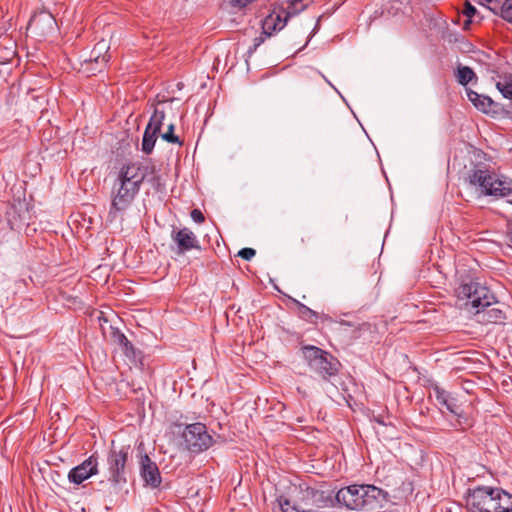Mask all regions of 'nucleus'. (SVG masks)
<instances>
[{
	"label": "nucleus",
	"mask_w": 512,
	"mask_h": 512,
	"mask_svg": "<svg viewBox=\"0 0 512 512\" xmlns=\"http://www.w3.org/2000/svg\"><path fill=\"white\" fill-rule=\"evenodd\" d=\"M277 502L282 512H319L331 502L330 496L324 491L307 485H294L287 495H280Z\"/></svg>",
	"instance_id": "obj_1"
},
{
	"label": "nucleus",
	"mask_w": 512,
	"mask_h": 512,
	"mask_svg": "<svg viewBox=\"0 0 512 512\" xmlns=\"http://www.w3.org/2000/svg\"><path fill=\"white\" fill-rule=\"evenodd\" d=\"M465 500L469 512H512V494L499 487L469 489Z\"/></svg>",
	"instance_id": "obj_2"
},
{
	"label": "nucleus",
	"mask_w": 512,
	"mask_h": 512,
	"mask_svg": "<svg viewBox=\"0 0 512 512\" xmlns=\"http://www.w3.org/2000/svg\"><path fill=\"white\" fill-rule=\"evenodd\" d=\"M335 499L347 509L373 512L382 507L384 494L381 489L372 485H350L341 488Z\"/></svg>",
	"instance_id": "obj_3"
},
{
	"label": "nucleus",
	"mask_w": 512,
	"mask_h": 512,
	"mask_svg": "<svg viewBox=\"0 0 512 512\" xmlns=\"http://www.w3.org/2000/svg\"><path fill=\"white\" fill-rule=\"evenodd\" d=\"M464 181L475 189L478 195L505 197L512 194V180L498 177L494 172L474 165L464 177Z\"/></svg>",
	"instance_id": "obj_4"
},
{
	"label": "nucleus",
	"mask_w": 512,
	"mask_h": 512,
	"mask_svg": "<svg viewBox=\"0 0 512 512\" xmlns=\"http://www.w3.org/2000/svg\"><path fill=\"white\" fill-rule=\"evenodd\" d=\"M131 453V447L122 446L119 449L111 448L107 455L108 465V484L109 487L104 492L109 494H118L128 482L131 473L128 459Z\"/></svg>",
	"instance_id": "obj_5"
},
{
	"label": "nucleus",
	"mask_w": 512,
	"mask_h": 512,
	"mask_svg": "<svg viewBox=\"0 0 512 512\" xmlns=\"http://www.w3.org/2000/svg\"><path fill=\"white\" fill-rule=\"evenodd\" d=\"M302 351L309 368L323 380L329 381L339 373L341 363L331 353L313 345L304 346Z\"/></svg>",
	"instance_id": "obj_6"
},
{
	"label": "nucleus",
	"mask_w": 512,
	"mask_h": 512,
	"mask_svg": "<svg viewBox=\"0 0 512 512\" xmlns=\"http://www.w3.org/2000/svg\"><path fill=\"white\" fill-rule=\"evenodd\" d=\"M309 0H286L275 7L262 21V32L282 30L287 21L308 7Z\"/></svg>",
	"instance_id": "obj_7"
},
{
	"label": "nucleus",
	"mask_w": 512,
	"mask_h": 512,
	"mask_svg": "<svg viewBox=\"0 0 512 512\" xmlns=\"http://www.w3.org/2000/svg\"><path fill=\"white\" fill-rule=\"evenodd\" d=\"M182 438L186 449L192 453L203 452L213 444L212 436L207 432L206 426L200 422L186 425Z\"/></svg>",
	"instance_id": "obj_8"
},
{
	"label": "nucleus",
	"mask_w": 512,
	"mask_h": 512,
	"mask_svg": "<svg viewBox=\"0 0 512 512\" xmlns=\"http://www.w3.org/2000/svg\"><path fill=\"white\" fill-rule=\"evenodd\" d=\"M456 295L459 300H465V305H471L476 310L489 305V301L494 299V295L490 290L478 283H462L456 289Z\"/></svg>",
	"instance_id": "obj_9"
},
{
	"label": "nucleus",
	"mask_w": 512,
	"mask_h": 512,
	"mask_svg": "<svg viewBox=\"0 0 512 512\" xmlns=\"http://www.w3.org/2000/svg\"><path fill=\"white\" fill-rule=\"evenodd\" d=\"M5 216L10 228L18 232L26 230L32 219L29 204L25 200L20 199L14 200L7 205Z\"/></svg>",
	"instance_id": "obj_10"
},
{
	"label": "nucleus",
	"mask_w": 512,
	"mask_h": 512,
	"mask_svg": "<svg viewBox=\"0 0 512 512\" xmlns=\"http://www.w3.org/2000/svg\"><path fill=\"white\" fill-rule=\"evenodd\" d=\"M119 187L112 199L111 207L109 210L108 218L110 221H114L118 218L119 214H122L133 202L135 196L139 192L138 187L129 185L125 182L118 181Z\"/></svg>",
	"instance_id": "obj_11"
},
{
	"label": "nucleus",
	"mask_w": 512,
	"mask_h": 512,
	"mask_svg": "<svg viewBox=\"0 0 512 512\" xmlns=\"http://www.w3.org/2000/svg\"><path fill=\"white\" fill-rule=\"evenodd\" d=\"M171 238L176 245L175 252L178 255L185 254L190 250H201L199 240L196 235L187 227L181 229H173Z\"/></svg>",
	"instance_id": "obj_12"
},
{
	"label": "nucleus",
	"mask_w": 512,
	"mask_h": 512,
	"mask_svg": "<svg viewBox=\"0 0 512 512\" xmlns=\"http://www.w3.org/2000/svg\"><path fill=\"white\" fill-rule=\"evenodd\" d=\"M96 474H98V459L93 454L70 470L68 480L73 484L79 485Z\"/></svg>",
	"instance_id": "obj_13"
},
{
	"label": "nucleus",
	"mask_w": 512,
	"mask_h": 512,
	"mask_svg": "<svg viewBox=\"0 0 512 512\" xmlns=\"http://www.w3.org/2000/svg\"><path fill=\"white\" fill-rule=\"evenodd\" d=\"M433 392L438 404L445 407L451 414L456 416L459 425L467 423L464 410L462 409V406L458 404L455 397H452L450 393L438 386L434 387Z\"/></svg>",
	"instance_id": "obj_14"
},
{
	"label": "nucleus",
	"mask_w": 512,
	"mask_h": 512,
	"mask_svg": "<svg viewBox=\"0 0 512 512\" xmlns=\"http://www.w3.org/2000/svg\"><path fill=\"white\" fill-rule=\"evenodd\" d=\"M147 171L148 166H144L141 163H129L121 168L118 181L140 188V185L147 176Z\"/></svg>",
	"instance_id": "obj_15"
},
{
	"label": "nucleus",
	"mask_w": 512,
	"mask_h": 512,
	"mask_svg": "<svg viewBox=\"0 0 512 512\" xmlns=\"http://www.w3.org/2000/svg\"><path fill=\"white\" fill-rule=\"evenodd\" d=\"M140 474L147 486L158 488L161 485L162 478L159 468L147 454L141 456Z\"/></svg>",
	"instance_id": "obj_16"
},
{
	"label": "nucleus",
	"mask_w": 512,
	"mask_h": 512,
	"mask_svg": "<svg viewBox=\"0 0 512 512\" xmlns=\"http://www.w3.org/2000/svg\"><path fill=\"white\" fill-rule=\"evenodd\" d=\"M56 29H59V26L54 16L46 10H42L31 17L26 30L27 32H47Z\"/></svg>",
	"instance_id": "obj_17"
},
{
	"label": "nucleus",
	"mask_w": 512,
	"mask_h": 512,
	"mask_svg": "<svg viewBox=\"0 0 512 512\" xmlns=\"http://www.w3.org/2000/svg\"><path fill=\"white\" fill-rule=\"evenodd\" d=\"M500 303L494 298L492 301H489V305L482 307L480 310L475 311V315L477 317V321L482 324H498L503 323L505 317V312L498 307Z\"/></svg>",
	"instance_id": "obj_18"
},
{
	"label": "nucleus",
	"mask_w": 512,
	"mask_h": 512,
	"mask_svg": "<svg viewBox=\"0 0 512 512\" xmlns=\"http://www.w3.org/2000/svg\"><path fill=\"white\" fill-rule=\"evenodd\" d=\"M112 341L119 345L127 358L133 363L141 361L142 352L136 349L133 344L127 339V337L120 332L118 329L112 328L111 330Z\"/></svg>",
	"instance_id": "obj_19"
},
{
	"label": "nucleus",
	"mask_w": 512,
	"mask_h": 512,
	"mask_svg": "<svg viewBox=\"0 0 512 512\" xmlns=\"http://www.w3.org/2000/svg\"><path fill=\"white\" fill-rule=\"evenodd\" d=\"M467 96L478 110L484 113L497 112L498 104L494 102L490 97L478 94L473 90H467Z\"/></svg>",
	"instance_id": "obj_20"
},
{
	"label": "nucleus",
	"mask_w": 512,
	"mask_h": 512,
	"mask_svg": "<svg viewBox=\"0 0 512 512\" xmlns=\"http://www.w3.org/2000/svg\"><path fill=\"white\" fill-rule=\"evenodd\" d=\"M109 50L110 42L105 39H101L95 44L94 48L92 49L90 61H101L106 63L110 58L108 54Z\"/></svg>",
	"instance_id": "obj_21"
},
{
	"label": "nucleus",
	"mask_w": 512,
	"mask_h": 512,
	"mask_svg": "<svg viewBox=\"0 0 512 512\" xmlns=\"http://www.w3.org/2000/svg\"><path fill=\"white\" fill-rule=\"evenodd\" d=\"M293 301V303L297 306V310H298V315L301 319L309 322V323H312V324H316L317 323V320L320 318V315L319 313H317L316 311L310 309L309 307H307L306 305L302 304L301 302H299L298 300L296 299H291Z\"/></svg>",
	"instance_id": "obj_22"
},
{
	"label": "nucleus",
	"mask_w": 512,
	"mask_h": 512,
	"mask_svg": "<svg viewBox=\"0 0 512 512\" xmlns=\"http://www.w3.org/2000/svg\"><path fill=\"white\" fill-rule=\"evenodd\" d=\"M496 88L503 97L512 100V73H505L499 76L496 82Z\"/></svg>",
	"instance_id": "obj_23"
},
{
	"label": "nucleus",
	"mask_w": 512,
	"mask_h": 512,
	"mask_svg": "<svg viewBox=\"0 0 512 512\" xmlns=\"http://www.w3.org/2000/svg\"><path fill=\"white\" fill-rule=\"evenodd\" d=\"M164 119L165 111L156 107L153 115L151 116L148 122V125L146 126V129L151 130L158 134L161 130Z\"/></svg>",
	"instance_id": "obj_24"
},
{
	"label": "nucleus",
	"mask_w": 512,
	"mask_h": 512,
	"mask_svg": "<svg viewBox=\"0 0 512 512\" xmlns=\"http://www.w3.org/2000/svg\"><path fill=\"white\" fill-rule=\"evenodd\" d=\"M474 78H476V74L472 68L468 66H458L456 79L459 84L466 86L470 83Z\"/></svg>",
	"instance_id": "obj_25"
},
{
	"label": "nucleus",
	"mask_w": 512,
	"mask_h": 512,
	"mask_svg": "<svg viewBox=\"0 0 512 512\" xmlns=\"http://www.w3.org/2000/svg\"><path fill=\"white\" fill-rule=\"evenodd\" d=\"M158 134L145 129L143 139H142V151L145 154H150L153 151V148L155 146L156 140H157Z\"/></svg>",
	"instance_id": "obj_26"
},
{
	"label": "nucleus",
	"mask_w": 512,
	"mask_h": 512,
	"mask_svg": "<svg viewBox=\"0 0 512 512\" xmlns=\"http://www.w3.org/2000/svg\"><path fill=\"white\" fill-rule=\"evenodd\" d=\"M174 129V124H169L167 131L161 134L162 139L168 143L183 145V142L180 140V138L174 134Z\"/></svg>",
	"instance_id": "obj_27"
},
{
	"label": "nucleus",
	"mask_w": 512,
	"mask_h": 512,
	"mask_svg": "<svg viewBox=\"0 0 512 512\" xmlns=\"http://www.w3.org/2000/svg\"><path fill=\"white\" fill-rule=\"evenodd\" d=\"M501 16L512 23V0H506L501 7Z\"/></svg>",
	"instance_id": "obj_28"
},
{
	"label": "nucleus",
	"mask_w": 512,
	"mask_h": 512,
	"mask_svg": "<svg viewBox=\"0 0 512 512\" xmlns=\"http://www.w3.org/2000/svg\"><path fill=\"white\" fill-rule=\"evenodd\" d=\"M273 34H265V36L260 35L254 39L253 45L249 46L247 49V57H251V55L256 51L257 47L260 46L266 39V37H271Z\"/></svg>",
	"instance_id": "obj_29"
},
{
	"label": "nucleus",
	"mask_w": 512,
	"mask_h": 512,
	"mask_svg": "<svg viewBox=\"0 0 512 512\" xmlns=\"http://www.w3.org/2000/svg\"><path fill=\"white\" fill-rule=\"evenodd\" d=\"M256 254V251L253 249V248H242L239 252H238V256L241 257L242 259L244 260H251Z\"/></svg>",
	"instance_id": "obj_30"
},
{
	"label": "nucleus",
	"mask_w": 512,
	"mask_h": 512,
	"mask_svg": "<svg viewBox=\"0 0 512 512\" xmlns=\"http://www.w3.org/2000/svg\"><path fill=\"white\" fill-rule=\"evenodd\" d=\"M463 14L467 18H473L477 14V10L469 1H465L464 8H463Z\"/></svg>",
	"instance_id": "obj_31"
},
{
	"label": "nucleus",
	"mask_w": 512,
	"mask_h": 512,
	"mask_svg": "<svg viewBox=\"0 0 512 512\" xmlns=\"http://www.w3.org/2000/svg\"><path fill=\"white\" fill-rule=\"evenodd\" d=\"M229 1V4L233 7V8H237V9H243L245 8L247 5L251 4L252 2H254L255 0H228Z\"/></svg>",
	"instance_id": "obj_32"
},
{
	"label": "nucleus",
	"mask_w": 512,
	"mask_h": 512,
	"mask_svg": "<svg viewBox=\"0 0 512 512\" xmlns=\"http://www.w3.org/2000/svg\"><path fill=\"white\" fill-rule=\"evenodd\" d=\"M190 215H191V218L196 223H203L205 221V217H204L203 213L199 209H193L191 211Z\"/></svg>",
	"instance_id": "obj_33"
},
{
	"label": "nucleus",
	"mask_w": 512,
	"mask_h": 512,
	"mask_svg": "<svg viewBox=\"0 0 512 512\" xmlns=\"http://www.w3.org/2000/svg\"><path fill=\"white\" fill-rule=\"evenodd\" d=\"M2 36H5V39H8L9 41V44H10V47H6V49L10 52V54H14L15 53V50H14V46H15V42H12V39L9 37V34H0V37Z\"/></svg>",
	"instance_id": "obj_34"
},
{
	"label": "nucleus",
	"mask_w": 512,
	"mask_h": 512,
	"mask_svg": "<svg viewBox=\"0 0 512 512\" xmlns=\"http://www.w3.org/2000/svg\"><path fill=\"white\" fill-rule=\"evenodd\" d=\"M506 238H507L508 245L512 248V223L509 224V226H508Z\"/></svg>",
	"instance_id": "obj_35"
},
{
	"label": "nucleus",
	"mask_w": 512,
	"mask_h": 512,
	"mask_svg": "<svg viewBox=\"0 0 512 512\" xmlns=\"http://www.w3.org/2000/svg\"><path fill=\"white\" fill-rule=\"evenodd\" d=\"M446 26V22L441 20L440 22H436L435 23V27H437L439 30H442L444 29Z\"/></svg>",
	"instance_id": "obj_36"
},
{
	"label": "nucleus",
	"mask_w": 512,
	"mask_h": 512,
	"mask_svg": "<svg viewBox=\"0 0 512 512\" xmlns=\"http://www.w3.org/2000/svg\"><path fill=\"white\" fill-rule=\"evenodd\" d=\"M321 19H322V17H320V18L317 20L316 25L314 26V28L312 29V31H311V32L316 33V32H318V31H319V29H320V21H321Z\"/></svg>",
	"instance_id": "obj_37"
},
{
	"label": "nucleus",
	"mask_w": 512,
	"mask_h": 512,
	"mask_svg": "<svg viewBox=\"0 0 512 512\" xmlns=\"http://www.w3.org/2000/svg\"><path fill=\"white\" fill-rule=\"evenodd\" d=\"M472 18H468L467 20L464 21V24H463V29L464 30H468L469 29V25L471 23V20Z\"/></svg>",
	"instance_id": "obj_38"
},
{
	"label": "nucleus",
	"mask_w": 512,
	"mask_h": 512,
	"mask_svg": "<svg viewBox=\"0 0 512 512\" xmlns=\"http://www.w3.org/2000/svg\"><path fill=\"white\" fill-rule=\"evenodd\" d=\"M308 41H309V40H307V41L305 42V44H303V47H306V45H308Z\"/></svg>",
	"instance_id": "obj_39"
},
{
	"label": "nucleus",
	"mask_w": 512,
	"mask_h": 512,
	"mask_svg": "<svg viewBox=\"0 0 512 512\" xmlns=\"http://www.w3.org/2000/svg\"><path fill=\"white\" fill-rule=\"evenodd\" d=\"M308 41H309V40H307V41L305 42V44H303V47H306V45H308Z\"/></svg>",
	"instance_id": "obj_40"
},
{
	"label": "nucleus",
	"mask_w": 512,
	"mask_h": 512,
	"mask_svg": "<svg viewBox=\"0 0 512 512\" xmlns=\"http://www.w3.org/2000/svg\"><path fill=\"white\" fill-rule=\"evenodd\" d=\"M509 202L512 203V199Z\"/></svg>",
	"instance_id": "obj_41"
}]
</instances>
